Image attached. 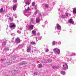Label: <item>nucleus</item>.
<instances>
[{"label": "nucleus", "mask_w": 76, "mask_h": 76, "mask_svg": "<svg viewBox=\"0 0 76 76\" xmlns=\"http://www.w3.org/2000/svg\"><path fill=\"white\" fill-rule=\"evenodd\" d=\"M53 51H55L58 54H60V50L58 49L57 48H55L53 50Z\"/></svg>", "instance_id": "nucleus-3"}, {"label": "nucleus", "mask_w": 76, "mask_h": 76, "mask_svg": "<svg viewBox=\"0 0 76 76\" xmlns=\"http://www.w3.org/2000/svg\"><path fill=\"white\" fill-rule=\"evenodd\" d=\"M52 68H53V69H55V66H52Z\"/></svg>", "instance_id": "nucleus-32"}, {"label": "nucleus", "mask_w": 76, "mask_h": 76, "mask_svg": "<svg viewBox=\"0 0 76 76\" xmlns=\"http://www.w3.org/2000/svg\"><path fill=\"white\" fill-rule=\"evenodd\" d=\"M30 10V8L29 7H28V8L27 9L25 10V11H28V10Z\"/></svg>", "instance_id": "nucleus-14"}, {"label": "nucleus", "mask_w": 76, "mask_h": 76, "mask_svg": "<svg viewBox=\"0 0 76 76\" xmlns=\"http://www.w3.org/2000/svg\"><path fill=\"white\" fill-rule=\"evenodd\" d=\"M16 8H17V6L16 5V4L14 5L12 7V8L13 10H16Z\"/></svg>", "instance_id": "nucleus-5"}, {"label": "nucleus", "mask_w": 76, "mask_h": 76, "mask_svg": "<svg viewBox=\"0 0 76 76\" xmlns=\"http://www.w3.org/2000/svg\"><path fill=\"white\" fill-rule=\"evenodd\" d=\"M34 75H37V73L36 72H34Z\"/></svg>", "instance_id": "nucleus-28"}, {"label": "nucleus", "mask_w": 76, "mask_h": 76, "mask_svg": "<svg viewBox=\"0 0 76 76\" xmlns=\"http://www.w3.org/2000/svg\"><path fill=\"white\" fill-rule=\"evenodd\" d=\"M37 35H40V34H39V32H38L37 33Z\"/></svg>", "instance_id": "nucleus-31"}, {"label": "nucleus", "mask_w": 76, "mask_h": 76, "mask_svg": "<svg viewBox=\"0 0 76 76\" xmlns=\"http://www.w3.org/2000/svg\"><path fill=\"white\" fill-rule=\"evenodd\" d=\"M32 34H34V36H35L37 34V33H36V31H35V30H33L32 31Z\"/></svg>", "instance_id": "nucleus-7"}, {"label": "nucleus", "mask_w": 76, "mask_h": 76, "mask_svg": "<svg viewBox=\"0 0 76 76\" xmlns=\"http://www.w3.org/2000/svg\"><path fill=\"white\" fill-rule=\"evenodd\" d=\"M66 18V17L64 15H62L61 16V18H62V19H64V18Z\"/></svg>", "instance_id": "nucleus-17"}, {"label": "nucleus", "mask_w": 76, "mask_h": 76, "mask_svg": "<svg viewBox=\"0 0 76 76\" xmlns=\"http://www.w3.org/2000/svg\"><path fill=\"white\" fill-rule=\"evenodd\" d=\"M31 45L28 46V47H27V52L28 53H29L31 51Z\"/></svg>", "instance_id": "nucleus-1"}, {"label": "nucleus", "mask_w": 76, "mask_h": 76, "mask_svg": "<svg viewBox=\"0 0 76 76\" xmlns=\"http://www.w3.org/2000/svg\"><path fill=\"white\" fill-rule=\"evenodd\" d=\"M45 7H48V4H46L45 5Z\"/></svg>", "instance_id": "nucleus-27"}, {"label": "nucleus", "mask_w": 76, "mask_h": 76, "mask_svg": "<svg viewBox=\"0 0 76 76\" xmlns=\"http://www.w3.org/2000/svg\"><path fill=\"white\" fill-rule=\"evenodd\" d=\"M42 67V65L41 64H39V68H41V67Z\"/></svg>", "instance_id": "nucleus-24"}, {"label": "nucleus", "mask_w": 76, "mask_h": 76, "mask_svg": "<svg viewBox=\"0 0 76 76\" xmlns=\"http://www.w3.org/2000/svg\"><path fill=\"white\" fill-rule=\"evenodd\" d=\"M48 51H49V50H48V49H47L45 50V52H48Z\"/></svg>", "instance_id": "nucleus-29"}, {"label": "nucleus", "mask_w": 76, "mask_h": 76, "mask_svg": "<svg viewBox=\"0 0 76 76\" xmlns=\"http://www.w3.org/2000/svg\"><path fill=\"white\" fill-rule=\"evenodd\" d=\"M35 5V2H33L32 4L31 5L32 6H34Z\"/></svg>", "instance_id": "nucleus-12"}, {"label": "nucleus", "mask_w": 76, "mask_h": 76, "mask_svg": "<svg viewBox=\"0 0 76 76\" xmlns=\"http://www.w3.org/2000/svg\"><path fill=\"white\" fill-rule=\"evenodd\" d=\"M31 44H32L33 45H34L35 44V42H31Z\"/></svg>", "instance_id": "nucleus-25"}, {"label": "nucleus", "mask_w": 76, "mask_h": 76, "mask_svg": "<svg viewBox=\"0 0 76 76\" xmlns=\"http://www.w3.org/2000/svg\"><path fill=\"white\" fill-rule=\"evenodd\" d=\"M3 45H6V42H3Z\"/></svg>", "instance_id": "nucleus-23"}, {"label": "nucleus", "mask_w": 76, "mask_h": 76, "mask_svg": "<svg viewBox=\"0 0 76 76\" xmlns=\"http://www.w3.org/2000/svg\"><path fill=\"white\" fill-rule=\"evenodd\" d=\"M22 63H23V64H24V63H23V62Z\"/></svg>", "instance_id": "nucleus-37"}, {"label": "nucleus", "mask_w": 76, "mask_h": 76, "mask_svg": "<svg viewBox=\"0 0 76 76\" xmlns=\"http://www.w3.org/2000/svg\"><path fill=\"white\" fill-rule=\"evenodd\" d=\"M66 16H69V15H68V13H66Z\"/></svg>", "instance_id": "nucleus-30"}, {"label": "nucleus", "mask_w": 76, "mask_h": 76, "mask_svg": "<svg viewBox=\"0 0 76 76\" xmlns=\"http://www.w3.org/2000/svg\"><path fill=\"white\" fill-rule=\"evenodd\" d=\"M23 64H21V65H23Z\"/></svg>", "instance_id": "nucleus-38"}, {"label": "nucleus", "mask_w": 76, "mask_h": 76, "mask_svg": "<svg viewBox=\"0 0 76 76\" xmlns=\"http://www.w3.org/2000/svg\"><path fill=\"white\" fill-rule=\"evenodd\" d=\"M66 68H64L63 69V70H65V69H66Z\"/></svg>", "instance_id": "nucleus-33"}, {"label": "nucleus", "mask_w": 76, "mask_h": 76, "mask_svg": "<svg viewBox=\"0 0 76 76\" xmlns=\"http://www.w3.org/2000/svg\"><path fill=\"white\" fill-rule=\"evenodd\" d=\"M63 67H64L65 65H63Z\"/></svg>", "instance_id": "nucleus-35"}, {"label": "nucleus", "mask_w": 76, "mask_h": 76, "mask_svg": "<svg viewBox=\"0 0 76 76\" xmlns=\"http://www.w3.org/2000/svg\"><path fill=\"white\" fill-rule=\"evenodd\" d=\"M12 1L14 3H17V0H13Z\"/></svg>", "instance_id": "nucleus-18"}, {"label": "nucleus", "mask_w": 76, "mask_h": 76, "mask_svg": "<svg viewBox=\"0 0 76 76\" xmlns=\"http://www.w3.org/2000/svg\"><path fill=\"white\" fill-rule=\"evenodd\" d=\"M36 40H37V37L36 38Z\"/></svg>", "instance_id": "nucleus-36"}, {"label": "nucleus", "mask_w": 76, "mask_h": 76, "mask_svg": "<svg viewBox=\"0 0 76 76\" xmlns=\"http://www.w3.org/2000/svg\"><path fill=\"white\" fill-rule=\"evenodd\" d=\"M69 23L72 24H74V22L72 19H70L69 21Z\"/></svg>", "instance_id": "nucleus-4"}, {"label": "nucleus", "mask_w": 76, "mask_h": 76, "mask_svg": "<svg viewBox=\"0 0 76 76\" xmlns=\"http://www.w3.org/2000/svg\"><path fill=\"white\" fill-rule=\"evenodd\" d=\"M37 23H39V22H40V19H39V18H37L36 19V20Z\"/></svg>", "instance_id": "nucleus-8"}, {"label": "nucleus", "mask_w": 76, "mask_h": 76, "mask_svg": "<svg viewBox=\"0 0 76 76\" xmlns=\"http://www.w3.org/2000/svg\"><path fill=\"white\" fill-rule=\"evenodd\" d=\"M33 21H34V19L31 18V20L30 21L31 22H33Z\"/></svg>", "instance_id": "nucleus-22"}, {"label": "nucleus", "mask_w": 76, "mask_h": 76, "mask_svg": "<svg viewBox=\"0 0 76 76\" xmlns=\"http://www.w3.org/2000/svg\"><path fill=\"white\" fill-rule=\"evenodd\" d=\"M15 42L19 44L20 42V39L19 38H17L15 40Z\"/></svg>", "instance_id": "nucleus-2"}, {"label": "nucleus", "mask_w": 76, "mask_h": 76, "mask_svg": "<svg viewBox=\"0 0 76 76\" xmlns=\"http://www.w3.org/2000/svg\"><path fill=\"white\" fill-rule=\"evenodd\" d=\"M60 73L62 75H65V71H62L60 72Z\"/></svg>", "instance_id": "nucleus-11"}, {"label": "nucleus", "mask_w": 76, "mask_h": 76, "mask_svg": "<svg viewBox=\"0 0 76 76\" xmlns=\"http://www.w3.org/2000/svg\"><path fill=\"white\" fill-rule=\"evenodd\" d=\"M15 25H13L10 26V28H15Z\"/></svg>", "instance_id": "nucleus-15"}, {"label": "nucleus", "mask_w": 76, "mask_h": 76, "mask_svg": "<svg viewBox=\"0 0 76 76\" xmlns=\"http://www.w3.org/2000/svg\"><path fill=\"white\" fill-rule=\"evenodd\" d=\"M9 19L10 21V22H12V21H13V20H12V18H9Z\"/></svg>", "instance_id": "nucleus-19"}, {"label": "nucleus", "mask_w": 76, "mask_h": 76, "mask_svg": "<svg viewBox=\"0 0 76 76\" xmlns=\"http://www.w3.org/2000/svg\"><path fill=\"white\" fill-rule=\"evenodd\" d=\"M65 65L66 66V68L68 69V66H67V64H65Z\"/></svg>", "instance_id": "nucleus-26"}, {"label": "nucleus", "mask_w": 76, "mask_h": 76, "mask_svg": "<svg viewBox=\"0 0 76 76\" xmlns=\"http://www.w3.org/2000/svg\"><path fill=\"white\" fill-rule=\"evenodd\" d=\"M0 13H2V12H3V8H2L0 10Z\"/></svg>", "instance_id": "nucleus-13"}, {"label": "nucleus", "mask_w": 76, "mask_h": 76, "mask_svg": "<svg viewBox=\"0 0 76 76\" xmlns=\"http://www.w3.org/2000/svg\"><path fill=\"white\" fill-rule=\"evenodd\" d=\"M34 26V25H31V26H29V28H30V29L32 30L33 29V28Z\"/></svg>", "instance_id": "nucleus-9"}, {"label": "nucleus", "mask_w": 76, "mask_h": 76, "mask_svg": "<svg viewBox=\"0 0 76 76\" xmlns=\"http://www.w3.org/2000/svg\"><path fill=\"white\" fill-rule=\"evenodd\" d=\"M34 7L35 9H37V5H34Z\"/></svg>", "instance_id": "nucleus-21"}, {"label": "nucleus", "mask_w": 76, "mask_h": 76, "mask_svg": "<svg viewBox=\"0 0 76 76\" xmlns=\"http://www.w3.org/2000/svg\"><path fill=\"white\" fill-rule=\"evenodd\" d=\"M53 45H55L56 44V42L53 41L52 42Z\"/></svg>", "instance_id": "nucleus-20"}, {"label": "nucleus", "mask_w": 76, "mask_h": 76, "mask_svg": "<svg viewBox=\"0 0 76 76\" xmlns=\"http://www.w3.org/2000/svg\"><path fill=\"white\" fill-rule=\"evenodd\" d=\"M73 13H74V14H75V13H76V7L74 8L73 9Z\"/></svg>", "instance_id": "nucleus-10"}, {"label": "nucleus", "mask_w": 76, "mask_h": 76, "mask_svg": "<svg viewBox=\"0 0 76 76\" xmlns=\"http://www.w3.org/2000/svg\"><path fill=\"white\" fill-rule=\"evenodd\" d=\"M49 61H50L51 62L52 61V60H50Z\"/></svg>", "instance_id": "nucleus-34"}, {"label": "nucleus", "mask_w": 76, "mask_h": 76, "mask_svg": "<svg viewBox=\"0 0 76 76\" xmlns=\"http://www.w3.org/2000/svg\"><path fill=\"white\" fill-rule=\"evenodd\" d=\"M57 29L58 30H60L61 28V26L58 24H57Z\"/></svg>", "instance_id": "nucleus-6"}, {"label": "nucleus", "mask_w": 76, "mask_h": 76, "mask_svg": "<svg viewBox=\"0 0 76 76\" xmlns=\"http://www.w3.org/2000/svg\"><path fill=\"white\" fill-rule=\"evenodd\" d=\"M3 1H4V0H3Z\"/></svg>", "instance_id": "nucleus-39"}, {"label": "nucleus", "mask_w": 76, "mask_h": 76, "mask_svg": "<svg viewBox=\"0 0 76 76\" xmlns=\"http://www.w3.org/2000/svg\"><path fill=\"white\" fill-rule=\"evenodd\" d=\"M26 4H27L28 5H29V4H30V3H29L28 2H26L25 3Z\"/></svg>", "instance_id": "nucleus-16"}]
</instances>
